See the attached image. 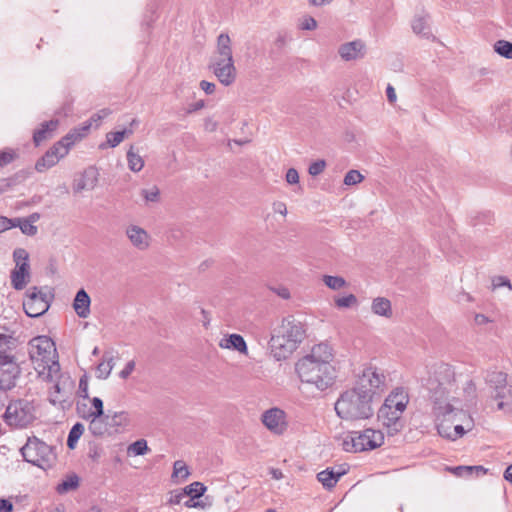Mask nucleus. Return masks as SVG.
I'll return each instance as SVG.
<instances>
[{"mask_svg": "<svg viewBox=\"0 0 512 512\" xmlns=\"http://www.w3.org/2000/svg\"><path fill=\"white\" fill-rule=\"evenodd\" d=\"M488 383L493 389L488 406L492 410L512 414V383L507 384V375L502 372H492L488 376Z\"/></svg>", "mask_w": 512, "mask_h": 512, "instance_id": "8", "label": "nucleus"}, {"mask_svg": "<svg viewBox=\"0 0 512 512\" xmlns=\"http://www.w3.org/2000/svg\"><path fill=\"white\" fill-rule=\"evenodd\" d=\"M200 88L208 95H211L215 92L216 86L212 82H208L206 80H202L200 82Z\"/></svg>", "mask_w": 512, "mask_h": 512, "instance_id": "58", "label": "nucleus"}, {"mask_svg": "<svg viewBox=\"0 0 512 512\" xmlns=\"http://www.w3.org/2000/svg\"><path fill=\"white\" fill-rule=\"evenodd\" d=\"M125 236L132 247L138 251H146L151 246V235L137 224H129L125 228Z\"/></svg>", "mask_w": 512, "mask_h": 512, "instance_id": "20", "label": "nucleus"}, {"mask_svg": "<svg viewBox=\"0 0 512 512\" xmlns=\"http://www.w3.org/2000/svg\"><path fill=\"white\" fill-rule=\"evenodd\" d=\"M334 302L338 308H350L358 304V300L354 294H349L344 297H337L334 299Z\"/></svg>", "mask_w": 512, "mask_h": 512, "instance_id": "45", "label": "nucleus"}, {"mask_svg": "<svg viewBox=\"0 0 512 512\" xmlns=\"http://www.w3.org/2000/svg\"><path fill=\"white\" fill-rule=\"evenodd\" d=\"M33 418L29 406L22 401L10 403L5 412L7 424L13 427H25Z\"/></svg>", "mask_w": 512, "mask_h": 512, "instance_id": "17", "label": "nucleus"}, {"mask_svg": "<svg viewBox=\"0 0 512 512\" xmlns=\"http://www.w3.org/2000/svg\"><path fill=\"white\" fill-rule=\"evenodd\" d=\"M384 443V435L380 430L365 429L362 432H350L342 441V448L346 452L357 453L373 450Z\"/></svg>", "mask_w": 512, "mask_h": 512, "instance_id": "10", "label": "nucleus"}, {"mask_svg": "<svg viewBox=\"0 0 512 512\" xmlns=\"http://www.w3.org/2000/svg\"><path fill=\"white\" fill-rule=\"evenodd\" d=\"M188 476H189V471H188V467L186 466V464L181 460L175 461L174 465H173L172 478L186 479Z\"/></svg>", "mask_w": 512, "mask_h": 512, "instance_id": "46", "label": "nucleus"}, {"mask_svg": "<svg viewBox=\"0 0 512 512\" xmlns=\"http://www.w3.org/2000/svg\"><path fill=\"white\" fill-rule=\"evenodd\" d=\"M322 281L326 287L333 291H339L348 286L347 281L341 276H333L325 274L322 276Z\"/></svg>", "mask_w": 512, "mask_h": 512, "instance_id": "32", "label": "nucleus"}, {"mask_svg": "<svg viewBox=\"0 0 512 512\" xmlns=\"http://www.w3.org/2000/svg\"><path fill=\"white\" fill-rule=\"evenodd\" d=\"M91 300L84 289H80L75 296L73 308L80 318H87L90 314Z\"/></svg>", "mask_w": 512, "mask_h": 512, "instance_id": "25", "label": "nucleus"}, {"mask_svg": "<svg viewBox=\"0 0 512 512\" xmlns=\"http://www.w3.org/2000/svg\"><path fill=\"white\" fill-rule=\"evenodd\" d=\"M450 388L441 383L433 391V413L436 418V426L440 436L449 440H456L462 437L466 432L472 430L474 426L473 418L452 402H457L458 398L449 396Z\"/></svg>", "mask_w": 512, "mask_h": 512, "instance_id": "1", "label": "nucleus"}, {"mask_svg": "<svg viewBox=\"0 0 512 512\" xmlns=\"http://www.w3.org/2000/svg\"><path fill=\"white\" fill-rule=\"evenodd\" d=\"M68 154L67 146L62 143L54 144L35 164V169L38 172H44L45 170L55 166L60 159L64 158Z\"/></svg>", "mask_w": 512, "mask_h": 512, "instance_id": "21", "label": "nucleus"}, {"mask_svg": "<svg viewBox=\"0 0 512 512\" xmlns=\"http://www.w3.org/2000/svg\"><path fill=\"white\" fill-rule=\"evenodd\" d=\"M474 320L475 323L478 325H484L490 322L489 318L484 314H476Z\"/></svg>", "mask_w": 512, "mask_h": 512, "instance_id": "64", "label": "nucleus"}, {"mask_svg": "<svg viewBox=\"0 0 512 512\" xmlns=\"http://www.w3.org/2000/svg\"><path fill=\"white\" fill-rule=\"evenodd\" d=\"M494 50L502 57L512 59V43L505 40H498L494 44Z\"/></svg>", "mask_w": 512, "mask_h": 512, "instance_id": "38", "label": "nucleus"}, {"mask_svg": "<svg viewBox=\"0 0 512 512\" xmlns=\"http://www.w3.org/2000/svg\"><path fill=\"white\" fill-rule=\"evenodd\" d=\"M99 173L94 167L85 169L82 173L75 176L72 184V189L75 194L82 193L83 191H91L98 184Z\"/></svg>", "mask_w": 512, "mask_h": 512, "instance_id": "22", "label": "nucleus"}, {"mask_svg": "<svg viewBox=\"0 0 512 512\" xmlns=\"http://www.w3.org/2000/svg\"><path fill=\"white\" fill-rule=\"evenodd\" d=\"M388 387L386 375L376 367L364 368L353 387L359 393L369 396L373 402Z\"/></svg>", "mask_w": 512, "mask_h": 512, "instance_id": "11", "label": "nucleus"}, {"mask_svg": "<svg viewBox=\"0 0 512 512\" xmlns=\"http://www.w3.org/2000/svg\"><path fill=\"white\" fill-rule=\"evenodd\" d=\"M209 68L218 81L226 87L231 86L236 81L237 69L234 60L211 61Z\"/></svg>", "mask_w": 512, "mask_h": 512, "instance_id": "19", "label": "nucleus"}, {"mask_svg": "<svg viewBox=\"0 0 512 512\" xmlns=\"http://www.w3.org/2000/svg\"><path fill=\"white\" fill-rule=\"evenodd\" d=\"M50 307V298L37 287L30 288L23 301V308L29 317H39Z\"/></svg>", "mask_w": 512, "mask_h": 512, "instance_id": "15", "label": "nucleus"}, {"mask_svg": "<svg viewBox=\"0 0 512 512\" xmlns=\"http://www.w3.org/2000/svg\"><path fill=\"white\" fill-rule=\"evenodd\" d=\"M77 412L83 419L91 420L94 418V415H92L93 410L88 406L86 401L78 402L77 403Z\"/></svg>", "mask_w": 512, "mask_h": 512, "instance_id": "50", "label": "nucleus"}, {"mask_svg": "<svg viewBox=\"0 0 512 512\" xmlns=\"http://www.w3.org/2000/svg\"><path fill=\"white\" fill-rule=\"evenodd\" d=\"M88 430L96 437H101L109 433L108 424L105 422L103 416H94L89 421Z\"/></svg>", "mask_w": 512, "mask_h": 512, "instance_id": "30", "label": "nucleus"}, {"mask_svg": "<svg viewBox=\"0 0 512 512\" xmlns=\"http://www.w3.org/2000/svg\"><path fill=\"white\" fill-rule=\"evenodd\" d=\"M206 491V487L200 483V482H193L192 484L188 485L185 490L184 494L191 496L192 498H198L204 494Z\"/></svg>", "mask_w": 512, "mask_h": 512, "instance_id": "44", "label": "nucleus"}, {"mask_svg": "<svg viewBox=\"0 0 512 512\" xmlns=\"http://www.w3.org/2000/svg\"><path fill=\"white\" fill-rule=\"evenodd\" d=\"M19 341L13 333H0V390H9L15 386L20 375L16 356L12 353Z\"/></svg>", "mask_w": 512, "mask_h": 512, "instance_id": "6", "label": "nucleus"}, {"mask_svg": "<svg viewBox=\"0 0 512 512\" xmlns=\"http://www.w3.org/2000/svg\"><path fill=\"white\" fill-rule=\"evenodd\" d=\"M84 432V425L81 423H76L70 430L68 439H67V446L70 449H74L76 447V444L79 440V438L82 436Z\"/></svg>", "mask_w": 512, "mask_h": 512, "instance_id": "36", "label": "nucleus"}, {"mask_svg": "<svg viewBox=\"0 0 512 512\" xmlns=\"http://www.w3.org/2000/svg\"><path fill=\"white\" fill-rule=\"evenodd\" d=\"M135 368V362L129 361L125 368L120 372V377L123 379H126L134 370Z\"/></svg>", "mask_w": 512, "mask_h": 512, "instance_id": "61", "label": "nucleus"}, {"mask_svg": "<svg viewBox=\"0 0 512 512\" xmlns=\"http://www.w3.org/2000/svg\"><path fill=\"white\" fill-rule=\"evenodd\" d=\"M127 161L128 167L133 172H139L144 167L143 158L136 152H134V147L131 146L127 152Z\"/></svg>", "mask_w": 512, "mask_h": 512, "instance_id": "34", "label": "nucleus"}, {"mask_svg": "<svg viewBox=\"0 0 512 512\" xmlns=\"http://www.w3.org/2000/svg\"><path fill=\"white\" fill-rule=\"evenodd\" d=\"M386 95H387V99L390 103L393 104L396 102V100H397L396 92H395V89L391 85L387 86Z\"/></svg>", "mask_w": 512, "mask_h": 512, "instance_id": "63", "label": "nucleus"}, {"mask_svg": "<svg viewBox=\"0 0 512 512\" xmlns=\"http://www.w3.org/2000/svg\"><path fill=\"white\" fill-rule=\"evenodd\" d=\"M363 175L358 170H350L344 177V184L347 186L355 185L363 180Z\"/></svg>", "mask_w": 512, "mask_h": 512, "instance_id": "47", "label": "nucleus"}, {"mask_svg": "<svg viewBox=\"0 0 512 512\" xmlns=\"http://www.w3.org/2000/svg\"><path fill=\"white\" fill-rule=\"evenodd\" d=\"M286 181L287 183L293 185L299 182V174L296 169L290 168L286 173Z\"/></svg>", "mask_w": 512, "mask_h": 512, "instance_id": "55", "label": "nucleus"}, {"mask_svg": "<svg viewBox=\"0 0 512 512\" xmlns=\"http://www.w3.org/2000/svg\"><path fill=\"white\" fill-rule=\"evenodd\" d=\"M111 422L113 426L126 428L131 424V418L128 412L120 411L113 414Z\"/></svg>", "mask_w": 512, "mask_h": 512, "instance_id": "37", "label": "nucleus"}, {"mask_svg": "<svg viewBox=\"0 0 512 512\" xmlns=\"http://www.w3.org/2000/svg\"><path fill=\"white\" fill-rule=\"evenodd\" d=\"M334 349L328 342L314 345L310 352L295 363V371L302 383L319 391L331 387L336 379V369L332 365Z\"/></svg>", "mask_w": 512, "mask_h": 512, "instance_id": "2", "label": "nucleus"}, {"mask_svg": "<svg viewBox=\"0 0 512 512\" xmlns=\"http://www.w3.org/2000/svg\"><path fill=\"white\" fill-rule=\"evenodd\" d=\"M303 325L295 319L285 318L276 326L269 341V351L276 361L288 359L304 338Z\"/></svg>", "mask_w": 512, "mask_h": 512, "instance_id": "3", "label": "nucleus"}, {"mask_svg": "<svg viewBox=\"0 0 512 512\" xmlns=\"http://www.w3.org/2000/svg\"><path fill=\"white\" fill-rule=\"evenodd\" d=\"M13 511V504L8 499H1L0 498V512H12Z\"/></svg>", "mask_w": 512, "mask_h": 512, "instance_id": "62", "label": "nucleus"}, {"mask_svg": "<svg viewBox=\"0 0 512 512\" xmlns=\"http://www.w3.org/2000/svg\"><path fill=\"white\" fill-rule=\"evenodd\" d=\"M337 53L344 62H356L365 58L367 45L362 39H354L340 44Z\"/></svg>", "mask_w": 512, "mask_h": 512, "instance_id": "18", "label": "nucleus"}, {"mask_svg": "<svg viewBox=\"0 0 512 512\" xmlns=\"http://www.w3.org/2000/svg\"><path fill=\"white\" fill-rule=\"evenodd\" d=\"M140 196L142 197L145 206L157 204L161 201V192L158 186L156 185H152L149 188L141 189Z\"/></svg>", "mask_w": 512, "mask_h": 512, "instance_id": "31", "label": "nucleus"}, {"mask_svg": "<svg viewBox=\"0 0 512 512\" xmlns=\"http://www.w3.org/2000/svg\"><path fill=\"white\" fill-rule=\"evenodd\" d=\"M132 134V129H123L122 131L109 132L106 134V141L110 147L114 148L118 146L125 137H129Z\"/></svg>", "mask_w": 512, "mask_h": 512, "instance_id": "33", "label": "nucleus"}, {"mask_svg": "<svg viewBox=\"0 0 512 512\" xmlns=\"http://www.w3.org/2000/svg\"><path fill=\"white\" fill-rule=\"evenodd\" d=\"M318 27L317 20L310 16V15H304L299 19L298 22V29L303 31H314Z\"/></svg>", "mask_w": 512, "mask_h": 512, "instance_id": "40", "label": "nucleus"}, {"mask_svg": "<svg viewBox=\"0 0 512 512\" xmlns=\"http://www.w3.org/2000/svg\"><path fill=\"white\" fill-rule=\"evenodd\" d=\"M79 485V479L76 475L68 477L62 483L57 486L58 493H66L68 491L74 490Z\"/></svg>", "mask_w": 512, "mask_h": 512, "instance_id": "42", "label": "nucleus"}, {"mask_svg": "<svg viewBox=\"0 0 512 512\" xmlns=\"http://www.w3.org/2000/svg\"><path fill=\"white\" fill-rule=\"evenodd\" d=\"M79 393H80V396L83 398V401H85L86 399H89V396H88V382L84 378L80 379V382H79Z\"/></svg>", "mask_w": 512, "mask_h": 512, "instance_id": "57", "label": "nucleus"}, {"mask_svg": "<svg viewBox=\"0 0 512 512\" xmlns=\"http://www.w3.org/2000/svg\"><path fill=\"white\" fill-rule=\"evenodd\" d=\"M333 1L334 0H307V3L310 7L322 8L330 5Z\"/></svg>", "mask_w": 512, "mask_h": 512, "instance_id": "60", "label": "nucleus"}, {"mask_svg": "<svg viewBox=\"0 0 512 512\" xmlns=\"http://www.w3.org/2000/svg\"><path fill=\"white\" fill-rule=\"evenodd\" d=\"M58 120H50L49 122H44L41 124V127L34 132L33 140L35 145H40L43 141L48 139L51 134L58 127Z\"/></svg>", "mask_w": 512, "mask_h": 512, "instance_id": "26", "label": "nucleus"}, {"mask_svg": "<svg viewBox=\"0 0 512 512\" xmlns=\"http://www.w3.org/2000/svg\"><path fill=\"white\" fill-rule=\"evenodd\" d=\"M14 222L25 235L34 236L38 231L37 227L30 223L26 218H15Z\"/></svg>", "mask_w": 512, "mask_h": 512, "instance_id": "39", "label": "nucleus"}, {"mask_svg": "<svg viewBox=\"0 0 512 512\" xmlns=\"http://www.w3.org/2000/svg\"><path fill=\"white\" fill-rule=\"evenodd\" d=\"M218 346L221 349L236 351L241 355L248 356V346L240 334H227L224 335L218 342Z\"/></svg>", "mask_w": 512, "mask_h": 512, "instance_id": "23", "label": "nucleus"}, {"mask_svg": "<svg viewBox=\"0 0 512 512\" xmlns=\"http://www.w3.org/2000/svg\"><path fill=\"white\" fill-rule=\"evenodd\" d=\"M15 267L11 272V284L16 290H22L30 282L31 272L29 254L23 248H18L13 253Z\"/></svg>", "mask_w": 512, "mask_h": 512, "instance_id": "14", "label": "nucleus"}, {"mask_svg": "<svg viewBox=\"0 0 512 512\" xmlns=\"http://www.w3.org/2000/svg\"><path fill=\"white\" fill-rule=\"evenodd\" d=\"M21 453L27 462L41 468L49 466L54 459L52 448L36 437L28 439Z\"/></svg>", "mask_w": 512, "mask_h": 512, "instance_id": "13", "label": "nucleus"}, {"mask_svg": "<svg viewBox=\"0 0 512 512\" xmlns=\"http://www.w3.org/2000/svg\"><path fill=\"white\" fill-rule=\"evenodd\" d=\"M234 60L232 41L228 34L221 33L217 37L216 49L211 61Z\"/></svg>", "mask_w": 512, "mask_h": 512, "instance_id": "24", "label": "nucleus"}, {"mask_svg": "<svg viewBox=\"0 0 512 512\" xmlns=\"http://www.w3.org/2000/svg\"><path fill=\"white\" fill-rule=\"evenodd\" d=\"M412 29L415 34L421 35L422 37L429 38L431 36L427 21L422 16H417L413 19Z\"/></svg>", "mask_w": 512, "mask_h": 512, "instance_id": "35", "label": "nucleus"}, {"mask_svg": "<svg viewBox=\"0 0 512 512\" xmlns=\"http://www.w3.org/2000/svg\"><path fill=\"white\" fill-rule=\"evenodd\" d=\"M29 356L38 376L47 372L49 367L57 361V352L54 342L47 336H38L29 342Z\"/></svg>", "mask_w": 512, "mask_h": 512, "instance_id": "9", "label": "nucleus"}, {"mask_svg": "<svg viewBox=\"0 0 512 512\" xmlns=\"http://www.w3.org/2000/svg\"><path fill=\"white\" fill-rule=\"evenodd\" d=\"M111 111L109 109H102L100 110L99 112H97L96 114H94L91 118H90V121L92 123H96V126L99 125V123L104 119L106 118L108 115H110Z\"/></svg>", "mask_w": 512, "mask_h": 512, "instance_id": "53", "label": "nucleus"}, {"mask_svg": "<svg viewBox=\"0 0 512 512\" xmlns=\"http://www.w3.org/2000/svg\"><path fill=\"white\" fill-rule=\"evenodd\" d=\"M502 286H507L510 290L512 289L511 282L508 278L504 276H497L492 279V288L493 290L500 288Z\"/></svg>", "mask_w": 512, "mask_h": 512, "instance_id": "52", "label": "nucleus"}, {"mask_svg": "<svg viewBox=\"0 0 512 512\" xmlns=\"http://www.w3.org/2000/svg\"><path fill=\"white\" fill-rule=\"evenodd\" d=\"M326 168V162L324 160H317L313 162L308 169L311 176L320 175Z\"/></svg>", "mask_w": 512, "mask_h": 512, "instance_id": "51", "label": "nucleus"}, {"mask_svg": "<svg viewBox=\"0 0 512 512\" xmlns=\"http://www.w3.org/2000/svg\"><path fill=\"white\" fill-rule=\"evenodd\" d=\"M83 138V134H81L80 129H73L70 131L62 140L58 143H62L64 146H67L68 151L70 148L78 141Z\"/></svg>", "mask_w": 512, "mask_h": 512, "instance_id": "41", "label": "nucleus"}, {"mask_svg": "<svg viewBox=\"0 0 512 512\" xmlns=\"http://www.w3.org/2000/svg\"><path fill=\"white\" fill-rule=\"evenodd\" d=\"M114 367V356L111 353H104L102 361L97 365L96 375L99 379H106Z\"/></svg>", "mask_w": 512, "mask_h": 512, "instance_id": "29", "label": "nucleus"}, {"mask_svg": "<svg viewBox=\"0 0 512 512\" xmlns=\"http://www.w3.org/2000/svg\"><path fill=\"white\" fill-rule=\"evenodd\" d=\"M437 374V380L439 382L438 386L441 385V383H444L445 386L450 388L449 383H451V392L449 396H454L458 398L457 402H453L455 406L461 407L462 402H468L472 400L475 396L476 387L474 383L470 380L465 381V383L462 386L463 396L460 397L457 393V388L455 385V379H454V371L452 368L447 364H441L438 367Z\"/></svg>", "mask_w": 512, "mask_h": 512, "instance_id": "12", "label": "nucleus"}, {"mask_svg": "<svg viewBox=\"0 0 512 512\" xmlns=\"http://www.w3.org/2000/svg\"><path fill=\"white\" fill-rule=\"evenodd\" d=\"M261 422L274 435H283L288 429L287 414L278 407L270 408L261 415Z\"/></svg>", "mask_w": 512, "mask_h": 512, "instance_id": "16", "label": "nucleus"}, {"mask_svg": "<svg viewBox=\"0 0 512 512\" xmlns=\"http://www.w3.org/2000/svg\"><path fill=\"white\" fill-rule=\"evenodd\" d=\"M337 415L347 421L369 419L374 414L373 402L369 396L351 388L344 391L335 403Z\"/></svg>", "mask_w": 512, "mask_h": 512, "instance_id": "5", "label": "nucleus"}, {"mask_svg": "<svg viewBox=\"0 0 512 512\" xmlns=\"http://www.w3.org/2000/svg\"><path fill=\"white\" fill-rule=\"evenodd\" d=\"M85 401H87L90 404V408L93 410L92 415L103 416V414H104L103 401L100 398H98V397L90 398L89 397V399H86Z\"/></svg>", "mask_w": 512, "mask_h": 512, "instance_id": "48", "label": "nucleus"}, {"mask_svg": "<svg viewBox=\"0 0 512 512\" xmlns=\"http://www.w3.org/2000/svg\"><path fill=\"white\" fill-rule=\"evenodd\" d=\"M345 470H338V471H335L333 468L332 469H326V470H323L321 472H319L317 474V479L319 480V482L322 483V485L325 487V488H332L336 485V483L338 482L339 478L345 474Z\"/></svg>", "mask_w": 512, "mask_h": 512, "instance_id": "27", "label": "nucleus"}, {"mask_svg": "<svg viewBox=\"0 0 512 512\" xmlns=\"http://www.w3.org/2000/svg\"><path fill=\"white\" fill-rule=\"evenodd\" d=\"M272 209L275 213H278L280 215H282L283 217H285L288 213L287 211V206L284 202L282 201H275L272 203Z\"/></svg>", "mask_w": 512, "mask_h": 512, "instance_id": "54", "label": "nucleus"}, {"mask_svg": "<svg viewBox=\"0 0 512 512\" xmlns=\"http://www.w3.org/2000/svg\"><path fill=\"white\" fill-rule=\"evenodd\" d=\"M218 127V122L215 121L213 118L208 117L204 120V129L208 132H214L216 131Z\"/></svg>", "mask_w": 512, "mask_h": 512, "instance_id": "59", "label": "nucleus"}, {"mask_svg": "<svg viewBox=\"0 0 512 512\" xmlns=\"http://www.w3.org/2000/svg\"><path fill=\"white\" fill-rule=\"evenodd\" d=\"M149 451L147 441L140 439L129 445L128 452L135 456L145 455Z\"/></svg>", "mask_w": 512, "mask_h": 512, "instance_id": "43", "label": "nucleus"}, {"mask_svg": "<svg viewBox=\"0 0 512 512\" xmlns=\"http://www.w3.org/2000/svg\"><path fill=\"white\" fill-rule=\"evenodd\" d=\"M17 157L16 152L13 149H5L0 152V168L10 164Z\"/></svg>", "mask_w": 512, "mask_h": 512, "instance_id": "49", "label": "nucleus"}, {"mask_svg": "<svg viewBox=\"0 0 512 512\" xmlns=\"http://www.w3.org/2000/svg\"><path fill=\"white\" fill-rule=\"evenodd\" d=\"M409 403V395L403 388L394 389L378 410V419L389 435H395L404 427L402 415Z\"/></svg>", "mask_w": 512, "mask_h": 512, "instance_id": "4", "label": "nucleus"}, {"mask_svg": "<svg viewBox=\"0 0 512 512\" xmlns=\"http://www.w3.org/2000/svg\"><path fill=\"white\" fill-rule=\"evenodd\" d=\"M371 310L375 315L385 318H391L393 314L391 302L384 297H377L373 299Z\"/></svg>", "mask_w": 512, "mask_h": 512, "instance_id": "28", "label": "nucleus"}, {"mask_svg": "<svg viewBox=\"0 0 512 512\" xmlns=\"http://www.w3.org/2000/svg\"><path fill=\"white\" fill-rule=\"evenodd\" d=\"M39 378L52 384L49 387V400L54 405L66 402L72 394L74 382L68 374L61 372L59 363L52 364L47 372L42 371Z\"/></svg>", "mask_w": 512, "mask_h": 512, "instance_id": "7", "label": "nucleus"}, {"mask_svg": "<svg viewBox=\"0 0 512 512\" xmlns=\"http://www.w3.org/2000/svg\"><path fill=\"white\" fill-rule=\"evenodd\" d=\"M11 227H16L14 219H8L6 217H0V232H4Z\"/></svg>", "mask_w": 512, "mask_h": 512, "instance_id": "56", "label": "nucleus"}]
</instances>
